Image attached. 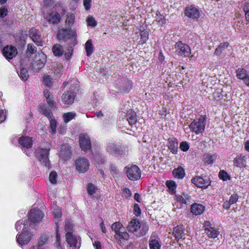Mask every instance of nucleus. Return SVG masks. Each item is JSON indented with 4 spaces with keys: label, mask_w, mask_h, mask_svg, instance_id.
<instances>
[{
    "label": "nucleus",
    "mask_w": 249,
    "mask_h": 249,
    "mask_svg": "<svg viewBox=\"0 0 249 249\" xmlns=\"http://www.w3.org/2000/svg\"><path fill=\"white\" fill-rule=\"evenodd\" d=\"M127 120L130 125L134 124L137 122V115L133 110H128L126 114Z\"/></svg>",
    "instance_id": "c85d7f7f"
},
{
    "label": "nucleus",
    "mask_w": 249,
    "mask_h": 249,
    "mask_svg": "<svg viewBox=\"0 0 249 249\" xmlns=\"http://www.w3.org/2000/svg\"><path fill=\"white\" fill-rule=\"evenodd\" d=\"M161 247L160 238L156 235L152 234L149 240L150 249H160Z\"/></svg>",
    "instance_id": "aec40b11"
},
{
    "label": "nucleus",
    "mask_w": 249,
    "mask_h": 249,
    "mask_svg": "<svg viewBox=\"0 0 249 249\" xmlns=\"http://www.w3.org/2000/svg\"><path fill=\"white\" fill-rule=\"evenodd\" d=\"M168 146L171 152L176 154L178 150V142L177 140L175 138H170L168 140Z\"/></svg>",
    "instance_id": "5701e85b"
},
{
    "label": "nucleus",
    "mask_w": 249,
    "mask_h": 249,
    "mask_svg": "<svg viewBox=\"0 0 249 249\" xmlns=\"http://www.w3.org/2000/svg\"><path fill=\"white\" fill-rule=\"evenodd\" d=\"M71 155V150L68 145L64 144L61 148L60 157L64 159H68Z\"/></svg>",
    "instance_id": "a878e982"
},
{
    "label": "nucleus",
    "mask_w": 249,
    "mask_h": 249,
    "mask_svg": "<svg viewBox=\"0 0 249 249\" xmlns=\"http://www.w3.org/2000/svg\"><path fill=\"white\" fill-rule=\"evenodd\" d=\"M18 142L24 148L29 149L32 146L33 141L29 137L22 136L19 138Z\"/></svg>",
    "instance_id": "4be33fe9"
},
{
    "label": "nucleus",
    "mask_w": 249,
    "mask_h": 249,
    "mask_svg": "<svg viewBox=\"0 0 249 249\" xmlns=\"http://www.w3.org/2000/svg\"><path fill=\"white\" fill-rule=\"evenodd\" d=\"M166 184L170 190V193L173 194L175 192L176 188V184L175 181L171 180H168L166 182Z\"/></svg>",
    "instance_id": "a19ab883"
},
{
    "label": "nucleus",
    "mask_w": 249,
    "mask_h": 249,
    "mask_svg": "<svg viewBox=\"0 0 249 249\" xmlns=\"http://www.w3.org/2000/svg\"><path fill=\"white\" fill-rule=\"evenodd\" d=\"M77 90V89L75 87L73 89H71L63 94L62 101L66 107H68L69 105L73 103L76 95V91Z\"/></svg>",
    "instance_id": "6e6552de"
},
{
    "label": "nucleus",
    "mask_w": 249,
    "mask_h": 249,
    "mask_svg": "<svg viewBox=\"0 0 249 249\" xmlns=\"http://www.w3.org/2000/svg\"><path fill=\"white\" fill-rule=\"evenodd\" d=\"M43 214L42 212L39 209H32L31 210L30 213L29 215V219L30 221H28V224H30V226L34 223H39L41 221L43 218ZM26 221L24 223H26Z\"/></svg>",
    "instance_id": "1a4fd4ad"
},
{
    "label": "nucleus",
    "mask_w": 249,
    "mask_h": 249,
    "mask_svg": "<svg viewBox=\"0 0 249 249\" xmlns=\"http://www.w3.org/2000/svg\"><path fill=\"white\" fill-rule=\"evenodd\" d=\"M75 16L73 14H68L67 15L66 22L69 24H72L74 22Z\"/></svg>",
    "instance_id": "3c124183"
},
{
    "label": "nucleus",
    "mask_w": 249,
    "mask_h": 249,
    "mask_svg": "<svg viewBox=\"0 0 249 249\" xmlns=\"http://www.w3.org/2000/svg\"><path fill=\"white\" fill-rule=\"evenodd\" d=\"M49 120H50V129L51 130V133L52 134H54L56 132V121L53 118Z\"/></svg>",
    "instance_id": "c03bdc74"
},
{
    "label": "nucleus",
    "mask_w": 249,
    "mask_h": 249,
    "mask_svg": "<svg viewBox=\"0 0 249 249\" xmlns=\"http://www.w3.org/2000/svg\"><path fill=\"white\" fill-rule=\"evenodd\" d=\"M187 198V196L185 195H184V196H177L176 198L177 201H179L181 204H186Z\"/></svg>",
    "instance_id": "5fc2aeb1"
},
{
    "label": "nucleus",
    "mask_w": 249,
    "mask_h": 249,
    "mask_svg": "<svg viewBox=\"0 0 249 249\" xmlns=\"http://www.w3.org/2000/svg\"><path fill=\"white\" fill-rule=\"evenodd\" d=\"M173 174L176 178H182L185 176V171L182 167H179L174 169Z\"/></svg>",
    "instance_id": "2f4dec72"
},
{
    "label": "nucleus",
    "mask_w": 249,
    "mask_h": 249,
    "mask_svg": "<svg viewBox=\"0 0 249 249\" xmlns=\"http://www.w3.org/2000/svg\"><path fill=\"white\" fill-rule=\"evenodd\" d=\"M173 234L177 240L184 238L185 228L182 225H178L174 228Z\"/></svg>",
    "instance_id": "a211bd4d"
},
{
    "label": "nucleus",
    "mask_w": 249,
    "mask_h": 249,
    "mask_svg": "<svg viewBox=\"0 0 249 249\" xmlns=\"http://www.w3.org/2000/svg\"><path fill=\"white\" fill-rule=\"evenodd\" d=\"M234 165L239 167H244L246 165V161L245 156H237L235 158L234 161Z\"/></svg>",
    "instance_id": "cd10ccee"
},
{
    "label": "nucleus",
    "mask_w": 249,
    "mask_h": 249,
    "mask_svg": "<svg viewBox=\"0 0 249 249\" xmlns=\"http://www.w3.org/2000/svg\"><path fill=\"white\" fill-rule=\"evenodd\" d=\"M229 43L228 42H225L224 43H221L219 45V50H221L220 51L222 52V51L224 50L225 49L227 48L229 46Z\"/></svg>",
    "instance_id": "774afa93"
},
{
    "label": "nucleus",
    "mask_w": 249,
    "mask_h": 249,
    "mask_svg": "<svg viewBox=\"0 0 249 249\" xmlns=\"http://www.w3.org/2000/svg\"><path fill=\"white\" fill-rule=\"evenodd\" d=\"M217 159V155H213L211 156H209L206 157L205 159V161L206 163L208 164L213 163Z\"/></svg>",
    "instance_id": "a18cd8bd"
},
{
    "label": "nucleus",
    "mask_w": 249,
    "mask_h": 249,
    "mask_svg": "<svg viewBox=\"0 0 249 249\" xmlns=\"http://www.w3.org/2000/svg\"><path fill=\"white\" fill-rule=\"evenodd\" d=\"M110 171L112 175L114 176H117L119 174V171L117 169V168L114 165L111 164L110 166Z\"/></svg>",
    "instance_id": "13d9d810"
},
{
    "label": "nucleus",
    "mask_w": 249,
    "mask_h": 249,
    "mask_svg": "<svg viewBox=\"0 0 249 249\" xmlns=\"http://www.w3.org/2000/svg\"><path fill=\"white\" fill-rule=\"evenodd\" d=\"M57 174L55 171H52L49 175L50 181L53 183L55 184L56 183Z\"/></svg>",
    "instance_id": "de8ad7c7"
},
{
    "label": "nucleus",
    "mask_w": 249,
    "mask_h": 249,
    "mask_svg": "<svg viewBox=\"0 0 249 249\" xmlns=\"http://www.w3.org/2000/svg\"><path fill=\"white\" fill-rule=\"evenodd\" d=\"M48 240V236L46 234H43L41 235L38 241V246L37 247L40 248L43 245H45Z\"/></svg>",
    "instance_id": "ea45409f"
},
{
    "label": "nucleus",
    "mask_w": 249,
    "mask_h": 249,
    "mask_svg": "<svg viewBox=\"0 0 249 249\" xmlns=\"http://www.w3.org/2000/svg\"><path fill=\"white\" fill-rule=\"evenodd\" d=\"M114 237L120 245L122 246L128 240L129 236L127 232L122 231L118 233L115 234Z\"/></svg>",
    "instance_id": "6ab92c4d"
},
{
    "label": "nucleus",
    "mask_w": 249,
    "mask_h": 249,
    "mask_svg": "<svg viewBox=\"0 0 249 249\" xmlns=\"http://www.w3.org/2000/svg\"><path fill=\"white\" fill-rule=\"evenodd\" d=\"M47 56L43 53H38L32 63V68L34 71L38 72L45 65Z\"/></svg>",
    "instance_id": "423d86ee"
},
{
    "label": "nucleus",
    "mask_w": 249,
    "mask_h": 249,
    "mask_svg": "<svg viewBox=\"0 0 249 249\" xmlns=\"http://www.w3.org/2000/svg\"><path fill=\"white\" fill-rule=\"evenodd\" d=\"M132 87V82L130 80H125L122 83V86L119 87V91L123 93L129 92Z\"/></svg>",
    "instance_id": "393cba45"
},
{
    "label": "nucleus",
    "mask_w": 249,
    "mask_h": 249,
    "mask_svg": "<svg viewBox=\"0 0 249 249\" xmlns=\"http://www.w3.org/2000/svg\"><path fill=\"white\" fill-rule=\"evenodd\" d=\"M106 149L108 153L117 156L120 154L122 151L121 146L116 145L113 142H108L107 143Z\"/></svg>",
    "instance_id": "f3484780"
},
{
    "label": "nucleus",
    "mask_w": 249,
    "mask_h": 249,
    "mask_svg": "<svg viewBox=\"0 0 249 249\" xmlns=\"http://www.w3.org/2000/svg\"><path fill=\"white\" fill-rule=\"evenodd\" d=\"M73 227V224H72L69 220L65 222V230L67 233L71 232Z\"/></svg>",
    "instance_id": "864d4df0"
},
{
    "label": "nucleus",
    "mask_w": 249,
    "mask_h": 249,
    "mask_svg": "<svg viewBox=\"0 0 249 249\" xmlns=\"http://www.w3.org/2000/svg\"><path fill=\"white\" fill-rule=\"evenodd\" d=\"M92 0H84L83 5L85 9L88 11L90 8Z\"/></svg>",
    "instance_id": "e2e57ef3"
},
{
    "label": "nucleus",
    "mask_w": 249,
    "mask_h": 249,
    "mask_svg": "<svg viewBox=\"0 0 249 249\" xmlns=\"http://www.w3.org/2000/svg\"><path fill=\"white\" fill-rule=\"evenodd\" d=\"M75 31L72 30L61 29L57 33V37L60 40L71 39L72 41H75Z\"/></svg>",
    "instance_id": "9b49d317"
},
{
    "label": "nucleus",
    "mask_w": 249,
    "mask_h": 249,
    "mask_svg": "<svg viewBox=\"0 0 249 249\" xmlns=\"http://www.w3.org/2000/svg\"><path fill=\"white\" fill-rule=\"evenodd\" d=\"M29 37L38 46H43V41L41 33L38 30L31 28L29 32Z\"/></svg>",
    "instance_id": "ddd939ff"
},
{
    "label": "nucleus",
    "mask_w": 249,
    "mask_h": 249,
    "mask_svg": "<svg viewBox=\"0 0 249 249\" xmlns=\"http://www.w3.org/2000/svg\"><path fill=\"white\" fill-rule=\"evenodd\" d=\"M76 169L79 173H85L89 168V161L85 158H80L75 160Z\"/></svg>",
    "instance_id": "f8f14e48"
},
{
    "label": "nucleus",
    "mask_w": 249,
    "mask_h": 249,
    "mask_svg": "<svg viewBox=\"0 0 249 249\" xmlns=\"http://www.w3.org/2000/svg\"><path fill=\"white\" fill-rule=\"evenodd\" d=\"M238 199V195L237 194H233L230 198V203L231 204V205L237 202Z\"/></svg>",
    "instance_id": "0e129e2a"
},
{
    "label": "nucleus",
    "mask_w": 249,
    "mask_h": 249,
    "mask_svg": "<svg viewBox=\"0 0 249 249\" xmlns=\"http://www.w3.org/2000/svg\"><path fill=\"white\" fill-rule=\"evenodd\" d=\"M66 236L67 242L71 247L79 248L77 246L78 240L76 236L72 234L71 232H68L67 233Z\"/></svg>",
    "instance_id": "b1692460"
},
{
    "label": "nucleus",
    "mask_w": 249,
    "mask_h": 249,
    "mask_svg": "<svg viewBox=\"0 0 249 249\" xmlns=\"http://www.w3.org/2000/svg\"><path fill=\"white\" fill-rule=\"evenodd\" d=\"M111 229L114 231L115 234L118 233L123 231V226L120 222H115L111 225Z\"/></svg>",
    "instance_id": "58836bf2"
},
{
    "label": "nucleus",
    "mask_w": 249,
    "mask_h": 249,
    "mask_svg": "<svg viewBox=\"0 0 249 249\" xmlns=\"http://www.w3.org/2000/svg\"><path fill=\"white\" fill-rule=\"evenodd\" d=\"M53 214L55 221H59L61 217V213L60 210L56 206L53 207Z\"/></svg>",
    "instance_id": "37998d69"
},
{
    "label": "nucleus",
    "mask_w": 249,
    "mask_h": 249,
    "mask_svg": "<svg viewBox=\"0 0 249 249\" xmlns=\"http://www.w3.org/2000/svg\"><path fill=\"white\" fill-rule=\"evenodd\" d=\"M43 82L46 86L51 87L52 84L51 77L48 75H45L43 77Z\"/></svg>",
    "instance_id": "8fccbe9b"
},
{
    "label": "nucleus",
    "mask_w": 249,
    "mask_h": 249,
    "mask_svg": "<svg viewBox=\"0 0 249 249\" xmlns=\"http://www.w3.org/2000/svg\"><path fill=\"white\" fill-rule=\"evenodd\" d=\"M28 222L24 223L22 229L23 232L20 234H18L17 236V241L21 246L28 244L33 235L31 232L28 231L27 230L28 227H30V224H28Z\"/></svg>",
    "instance_id": "7ed1b4c3"
},
{
    "label": "nucleus",
    "mask_w": 249,
    "mask_h": 249,
    "mask_svg": "<svg viewBox=\"0 0 249 249\" xmlns=\"http://www.w3.org/2000/svg\"><path fill=\"white\" fill-rule=\"evenodd\" d=\"M4 56L8 60L12 59L16 56L18 53L17 49L13 46H7L5 47L2 51Z\"/></svg>",
    "instance_id": "dca6fc26"
},
{
    "label": "nucleus",
    "mask_w": 249,
    "mask_h": 249,
    "mask_svg": "<svg viewBox=\"0 0 249 249\" xmlns=\"http://www.w3.org/2000/svg\"><path fill=\"white\" fill-rule=\"evenodd\" d=\"M192 182L199 188H207L210 184L209 181L205 180L200 177H196L192 179Z\"/></svg>",
    "instance_id": "412c9836"
},
{
    "label": "nucleus",
    "mask_w": 249,
    "mask_h": 249,
    "mask_svg": "<svg viewBox=\"0 0 249 249\" xmlns=\"http://www.w3.org/2000/svg\"><path fill=\"white\" fill-rule=\"evenodd\" d=\"M205 119L206 116L201 115L197 121L195 120L190 124V129L196 134L201 133L205 128Z\"/></svg>",
    "instance_id": "0eeeda50"
},
{
    "label": "nucleus",
    "mask_w": 249,
    "mask_h": 249,
    "mask_svg": "<svg viewBox=\"0 0 249 249\" xmlns=\"http://www.w3.org/2000/svg\"><path fill=\"white\" fill-rule=\"evenodd\" d=\"M19 75L23 80L26 81L29 78L27 70L24 68H21Z\"/></svg>",
    "instance_id": "79ce46f5"
},
{
    "label": "nucleus",
    "mask_w": 249,
    "mask_h": 249,
    "mask_svg": "<svg viewBox=\"0 0 249 249\" xmlns=\"http://www.w3.org/2000/svg\"><path fill=\"white\" fill-rule=\"evenodd\" d=\"M40 113L47 117L49 120L53 118L51 110H40Z\"/></svg>",
    "instance_id": "6e6d98bb"
},
{
    "label": "nucleus",
    "mask_w": 249,
    "mask_h": 249,
    "mask_svg": "<svg viewBox=\"0 0 249 249\" xmlns=\"http://www.w3.org/2000/svg\"><path fill=\"white\" fill-rule=\"evenodd\" d=\"M127 229L130 232H136L137 236L142 237L146 234L148 231L149 227L146 223H141L138 220L132 219L129 223Z\"/></svg>",
    "instance_id": "f257e3e1"
},
{
    "label": "nucleus",
    "mask_w": 249,
    "mask_h": 249,
    "mask_svg": "<svg viewBox=\"0 0 249 249\" xmlns=\"http://www.w3.org/2000/svg\"><path fill=\"white\" fill-rule=\"evenodd\" d=\"M48 8L46 7L45 11L43 12V16L44 18L47 20L50 23L55 24L58 23L61 20V16L54 9L48 10Z\"/></svg>",
    "instance_id": "20e7f679"
},
{
    "label": "nucleus",
    "mask_w": 249,
    "mask_h": 249,
    "mask_svg": "<svg viewBox=\"0 0 249 249\" xmlns=\"http://www.w3.org/2000/svg\"><path fill=\"white\" fill-rule=\"evenodd\" d=\"M75 115L76 114L74 112H69L64 113L63 115L64 123L67 124L69 122L74 118Z\"/></svg>",
    "instance_id": "f704fd0d"
},
{
    "label": "nucleus",
    "mask_w": 249,
    "mask_h": 249,
    "mask_svg": "<svg viewBox=\"0 0 249 249\" xmlns=\"http://www.w3.org/2000/svg\"><path fill=\"white\" fill-rule=\"evenodd\" d=\"M87 22L89 26L94 27L96 25L97 23L94 18L92 17L89 16L87 18Z\"/></svg>",
    "instance_id": "603ef678"
},
{
    "label": "nucleus",
    "mask_w": 249,
    "mask_h": 249,
    "mask_svg": "<svg viewBox=\"0 0 249 249\" xmlns=\"http://www.w3.org/2000/svg\"><path fill=\"white\" fill-rule=\"evenodd\" d=\"M219 178L223 181H227L230 180L231 177L226 171L222 170L219 172Z\"/></svg>",
    "instance_id": "e433bc0d"
},
{
    "label": "nucleus",
    "mask_w": 249,
    "mask_h": 249,
    "mask_svg": "<svg viewBox=\"0 0 249 249\" xmlns=\"http://www.w3.org/2000/svg\"><path fill=\"white\" fill-rule=\"evenodd\" d=\"M176 53L181 56H188L191 53V50L189 46L185 44L182 43L181 41L177 42L175 44Z\"/></svg>",
    "instance_id": "9d476101"
},
{
    "label": "nucleus",
    "mask_w": 249,
    "mask_h": 249,
    "mask_svg": "<svg viewBox=\"0 0 249 249\" xmlns=\"http://www.w3.org/2000/svg\"><path fill=\"white\" fill-rule=\"evenodd\" d=\"M73 52L72 47L68 48L67 51L65 53V56L66 59L69 60L71 58Z\"/></svg>",
    "instance_id": "bf43d9fd"
},
{
    "label": "nucleus",
    "mask_w": 249,
    "mask_h": 249,
    "mask_svg": "<svg viewBox=\"0 0 249 249\" xmlns=\"http://www.w3.org/2000/svg\"><path fill=\"white\" fill-rule=\"evenodd\" d=\"M44 96L46 98V100L47 103L49 105V106L51 107H55V103L54 102L53 97L52 95H51L49 91L48 90H45L44 91Z\"/></svg>",
    "instance_id": "c756f323"
},
{
    "label": "nucleus",
    "mask_w": 249,
    "mask_h": 249,
    "mask_svg": "<svg viewBox=\"0 0 249 249\" xmlns=\"http://www.w3.org/2000/svg\"><path fill=\"white\" fill-rule=\"evenodd\" d=\"M141 39L138 41L139 44L142 45L146 42L148 39V33L147 31H142L140 33Z\"/></svg>",
    "instance_id": "72a5a7b5"
},
{
    "label": "nucleus",
    "mask_w": 249,
    "mask_h": 249,
    "mask_svg": "<svg viewBox=\"0 0 249 249\" xmlns=\"http://www.w3.org/2000/svg\"><path fill=\"white\" fill-rule=\"evenodd\" d=\"M52 51L55 56H60L63 54L64 50L62 46L60 44H56L53 46Z\"/></svg>",
    "instance_id": "7c9ffc66"
},
{
    "label": "nucleus",
    "mask_w": 249,
    "mask_h": 249,
    "mask_svg": "<svg viewBox=\"0 0 249 249\" xmlns=\"http://www.w3.org/2000/svg\"><path fill=\"white\" fill-rule=\"evenodd\" d=\"M246 20L249 22V3H246L243 8Z\"/></svg>",
    "instance_id": "09e8293b"
},
{
    "label": "nucleus",
    "mask_w": 249,
    "mask_h": 249,
    "mask_svg": "<svg viewBox=\"0 0 249 249\" xmlns=\"http://www.w3.org/2000/svg\"><path fill=\"white\" fill-rule=\"evenodd\" d=\"M50 149L49 146H48L45 148H39L36 151V158L43 165L48 168L51 167V163L48 158Z\"/></svg>",
    "instance_id": "f03ea898"
},
{
    "label": "nucleus",
    "mask_w": 249,
    "mask_h": 249,
    "mask_svg": "<svg viewBox=\"0 0 249 249\" xmlns=\"http://www.w3.org/2000/svg\"><path fill=\"white\" fill-rule=\"evenodd\" d=\"M85 49L88 56H90L93 52V46L91 39H89L85 43Z\"/></svg>",
    "instance_id": "473e14b6"
},
{
    "label": "nucleus",
    "mask_w": 249,
    "mask_h": 249,
    "mask_svg": "<svg viewBox=\"0 0 249 249\" xmlns=\"http://www.w3.org/2000/svg\"><path fill=\"white\" fill-rule=\"evenodd\" d=\"M205 232L208 236L211 238H216L217 236V231L213 228H206Z\"/></svg>",
    "instance_id": "4c0bfd02"
},
{
    "label": "nucleus",
    "mask_w": 249,
    "mask_h": 249,
    "mask_svg": "<svg viewBox=\"0 0 249 249\" xmlns=\"http://www.w3.org/2000/svg\"><path fill=\"white\" fill-rule=\"evenodd\" d=\"M67 125L65 123L63 125H61L58 128L59 132L61 134H64L65 133Z\"/></svg>",
    "instance_id": "338daca9"
},
{
    "label": "nucleus",
    "mask_w": 249,
    "mask_h": 249,
    "mask_svg": "<svg viewBox=\"0 0 249 249\" xmlns=\"http://www.w3.org/2000/svg\"><path fill=\"white\" fill-rule=\"evenodd\" d=\"M79 144L82 150L86 151L89 150L91 148V142L89 136L87 134H80Z\"/></svg>",
    "instance_id": "4468645a"
},
{
    "label": "nucleus",
    "mask_w": 249,
    "mask_h": 249,
    "mask_svg": "<svg viewBox=\"0 0 249 249\" xmlns=\"http://www.w3.org/2000/svg\"><path fill=\"white\" fill-rule=\"evenodd\" d=\"M97 188L92 183H89L87 187L88 194L89 195H92L95 193Z\"/></svg>",
    "instance_id": "49530a36"
},
{
    "label": "nucleus",
    "mask_w": 249,
    "mask_h": 249,
    "mask_svg": "<svg viewBox=\"0 0 249 249\" xmlns=\"http://www.w3.org/2000/svg\"><path fill=\"white\" fill-rule=\"evenodd\" d=\"M128 178L131 180H137L141 177V171L136 165H128L125 167Z\"/></svg>",
    "instance_id": "39448f33"
},
{
    "label": "nucleus",
    "mask_w": 249,
    "mask_h": 249,
    "mask_svg": "<svg viewBox=\"0 0 249 249\" xmlns=\"http://www.w3.org/2000/svg\"><path fill=\"white\" fill-rule=\"evenodd\" d=\"M205 210V207L201 204L194 203L191 206V212L195 215L202 214Z\"/></svg>",
    "instance_id": "bb28decb"
},
{
    "label": "nucleus",
    "mask_w": 249,
    "mask_h": 249,
    "mask_svg": "<svg viewBox=\"0 0 249 249\" xmlns=\"http://www.w3.org/2000/svg\"><path fill=\"white\" fill-rule=\"evenodd\" d=\"M134 213L136 216H139L141 215V211L139 204L135 203L134 205Z\"/></svg>",
    "instance_id": "680f3d73"
},
{
    "label": "nucleus",
    "mask_w": 249,
    "mask_h": 249,
    "mask_svg": "<svg viewBox=\"0 0 249 249\" xmlns=\"http://www.w3.org/2000/svg\"><path fill=\"white\" fill-rule=\"evenodd\" d=\"M184 13L187 17L192 19L198 18L200 16L199 10L194 5L187 6Z\"/></svg>",
    "instance_id": "2eb2a0df"
},
{
    "label": "nucleus",
    "mask_w": 249,
    "mask_h": 249,
    "mask_svg": "<svg viewBox=\"0 0 249 249\" xmlns=\"http://www.w3.org/2000/svg\"><path fill=\"white\" fill-rule=\"evenodd\" d=\"M179 147L182 151L186 152L189 149V145L186 142H182L180 143Z\"/></svg>",
    "instance_id": "4d7b16f0"
},
{
    "label": "nucleus",
    "mask_w": 249,
    "mask_h": 249,
    "mask_svg": "<svg viewBox=\"0 0 249 249\" xmlns=\"http://www.w3.org/2000/svg\"><path fill=\"white\" fill-rule=\"evenodd\" d=\"M8 10L6 8L3 7L0 9V18H3L7 16Z\"/></svg>",
    "instance_id": "69168bd1"
},
{
    "label": "nucleus",
    "mask_w": 249,
    "mask_h": 249,
    "mask_svg": "<svg viewBox=\"0 0 249 249\" xmlns=\"http://www.w3.org/2000/svg\"><path fill=\"white\" fill-rule=\"evenodd\" d=\"M27 51L30 53H34L36 52V49L33 44H29L27 46Z\"/></svg>",
    "instance_id": "052dcab7"
},
{
    "label": "nucleus",
    "mask_w": 249,
    "mask_h": 249,
    "mask_svg": "<svg viewBox=\"0 0 249 249\" xmlns=\"http://www.w3.org/2000/svg\"><path fill=\"white\" fill-rule=\"evenodd\" d=\"M248 75L245 69L239 68L236 71V76L240 79L243 80Z\"/></svg>",
    "instance_id": "c9c22d12"
}]
</instances>
